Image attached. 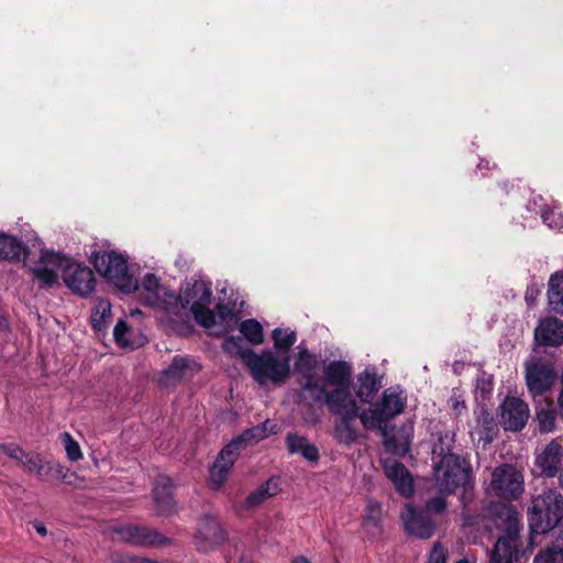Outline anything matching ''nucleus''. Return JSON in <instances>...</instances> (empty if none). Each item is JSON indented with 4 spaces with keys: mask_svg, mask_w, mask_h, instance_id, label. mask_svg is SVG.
Here are the masks:
<instances>
[{
    "mask_svg": "<svg viewBox=\"0 0 563 563\" xmlns=\"http://www.w3.org/2000/svg\"><path fill=\"white\" fill-rule=\"evenodd\" d=\"M223 350L230 355L239 356L261 387L282 386L290 376V355H282L272 349L261 352L244 349L240 339L233 336L223 342Z\"/></svg>",
    "mask_w": 563,
    "mask_h": 563,
    "instance_id": "nucleus-1",
    "label": "nucleus"
},
{
    "mask_svg": "<svg viewBox=\"0 0 563 563\" xmlns=\"http://www.w3.org/2000/svg\"><path fill=\"white\" fill-rule=\"evenodd\" d=\"M181 309L177 314H169L168 322L176 323L183 320L186 309L192 313L195 320L203 328L212 327L214 313L210 309L212 291L211 284L201 278H191L181 287L177 296Z\"/></svg>",
    "mask_w": 563,
    "mask_h": 563,
    "instance_id": "nucleus-2",
    "label": "nucleus"
},
{
    "mask_svg": "<svg viewBox=\"0 0 563 563\" xmlns=\"http://www.w3.org/2000/svg\"><path fill=\"white\" fill-rule=\"evenodd\" d=\"M563 519V496L552 488L543 490L534 497L528 509V523L530 529V547L536 538L545 534L555 528Z\"/></svg>",
    "mask_w": 563,
    "mask_h": 563,
    "instance_id": "nucleus-3",
    "label": "nucleus"
},
{
    "mask_svg": "<svg viewBox=\"0 0 563 563\" xmlns=\"http://www.w3.org/2000/svg\"><path fill=\"white\" fill-rule=\"evenodd\" d=\"M96 271L125 292L137 289V280L129 271L128 258L117 251H97L91 256Z\"/></svg>",
    "mask_w": 563,
    "mask_h": 563,
    "instance_id": "nucleus-4",
    "label": "nucleus"
},
{
    "mask_svg": "<svg viewBox=\"0 0 563 563\" xmlns=\"http://www.w3.org/2000/svg\"><path fill=\"white\" fill-rule=\"evenodd\" d=\"M144 301L162 313V319L168 322L169 314H177L181 309L177 296L159 278L152 273L144 275L141 285Z\"/></svg>",
    "mask_w": 563,
    "mask_h": 563,
    "instance_id": "nucleus-5",
    "label": "nucleus"
},
{
    "mask_svg": "<svg viewBox=\"0 0 563 563\" xmlns=\"http://www.w3.org/2000/svg\"><path fill=\"white\" fill-rule=\"evenodd\" d=\"M434 479L441 493L451 494L459 486L467 485L470 471L460 456L444 454L434 468Z\"/></svg>",
    "mask_w": 563,
    "mask_h": 563,
    "instance_id": "nucleus-6",
    "label": "nucleus"
},
{
    "mask_svg": "<svg viewBox=\"0 0 563 563\" xmlns=\"http://www.w3.org/2000/svg\"><path fill=\"white\" fill-rule=\"evenodd\" d=\"M70 258L59 253L48 250H42L38 261L32 262L27 256L24 266L29 267L43 287H52L58 280V273L64 278L66 266L69 265Z\"/></svg>",
    "mask_w": 563,
    "mask_h": 563,
    "instance_id": "nucleus-7",
    "label": "nucleus"
},
{
    "mask_svg": "<svg viewBox=\"0 0 563 563\" xmlns=\"http://www.w3.org/2000/svg\"><path fill=\"white\" fill-rule=\"evenodd\" d=\"M558 378L552 364L534 358L526 363V383L533 398L543 397Z\"/></svg>",
    "mask_w": 563,
    "mask_h": 563,
    "instance_id": "nucleus-8",
    "label": "nucleus"
},
{
    "mask_svg": "<svg viewBox=\"0 0 563 563\" xmlns=\"http://www.w3.org/2000/svg\"><path fill=\"white\" fill-rule=\"evenodd\" d=\"M319 396L317 400L323 399L324 405L328 407L330 413L336 417H357L358 405L351 393V386L333 388L330 391H325L324 387L321 386L319 389Z\"/></svg>",
    "mask_w": 563,
    "mask_h": 563,
    "instance_id": "nucleus-9",
    "label": "nucleus"
},
{
    "mask_svg": "<svg viewBox=\"0 0 563 563\" xmlns=\"http://www.w3.org/2000/svg\"><path fill=\"white\" fill-rule=\"evenodd\" d=\"M492 488L498 497L517 499L523 492V476L511 465H501L493 472Z\"/></svg>",
    "mask_w": 563,
    "mask_h": 563,
    "instance_id": "nucleus-10",
    "label": "nucleus"
},
{
    "mask_svg": "<svg viewBox=\"0 0 563 563\" xmlns=\"http://www.w3.org/2000/svg\"><path fill=\"white\" fill-rule=\"evenodd\" d=\"M113 538L139 545H161L167 539L154 529L133 523H117L111 527Z\"/></svg>",
    "mask_w": 563,
    "mask_h": 563,
    "instance_id": "nucleus-11",
    "label": "nucleus"
},
{
    "mask_svg": "<svg viewBox=\"0 0 563 563\" xmlns=\"http://www.w3.org/2000/svg\"><path fill=\"white\" fill-rule=\"evenodd\" d=\"M519 529L516 519L509 516L506 534L500 537L494 548L490 563H514L525 558L518 550Z\"/></svg>",
    "mask_w": 563,
    "mask_h": 563,
    "instance_id": "nucleus-12",
    "label": "nucleus"
},
{
    "mask_svg": "<svg viewBox=\"0 0 563 563\" xmlns=\"http://www.w3.org/2000/svg\"><path fill=\"white\" fill-rule=\"evenodd\" d=\"M227 539V533L217 518L205 517L198 523L195 544L198 551L209 552Z\"/></svg>",
    "mask_w": 563,
    "mask_h": 563,
    "instance_id": "nucleus-13",
    "label": "nucleus"
},
{
    "mask_svg": "<svg viewBox=\"0 0 563 563\" xmlns=\"http://www.w3.org/2000/svg\"><path fill=\"white\" fill-rule=\"evenodd\" d=\"M499 409L500 424L506 431L517 432L525 428L530 413L525 401L516 397H507Z\"/></svg>",
    "mask_w": 563,
    "mask_h": 563,
    "instance_id": "nucleus-14",
    "label": "nucleus"
},
{
    "mask_svg": "<svg viewBox=\"0 0 563 563\" xmlns=\"http://www.w3.org/2000/svg\"><path fill=\"white\" fill-rule=\"evenodd\" d=\"M65 285L75 294L87 296L95 289L93 272L86 265L70 261L63 278Z\"/></svg>",
    "mask_w": 563,
    "mask_h": 563,
    "instance_id": "nucleus-15",
    "label": "nucleus"
},
{
    "mask_svg": "<svg viewBox=\"0 0 563 563\" xmlns=\"http://www.w3.org/2000/svg\"><path fill=\"white\" fill-rule=\"evenodd\" d=\"M200 371V365L191 357L175 356L172 363L162 371L161 384L168 386L191 378Z\"/></svg>",
    "mask_w": 563,
    "mask_h": 563,
    "instance_id": "nucleus-16",
    "label": "nucleus"
},
{
    "mask_svg": "<svg viewBox=\"0 0 563 563\" xmlns=\"http://www.w3.org/2000/svg\"><path fill=\"white\" fill-rule=\"evenodd\" d=\"M401 519L406 531L417 538L428 539L434 532L432 519L424 511L417 510L411 505L405 506Z\"/></svg>",
    "mask_w": 563,
    "mask_h": 563,
    "instance_id": "nucleus-17",
    "label": "nucleus"
},
{
    "mask_svg": "<svg viewBox=\"0 0 563 563\" xmlns=\"http://www.w3.org/2000/svg\"><path fill=\"white\" fill-rule=\"evenodd\" d=\"M240 453L236 451V442H230L219 453L210 467V484L218 489L228 478L229 472Z\"/></svg>",
    "mask_w": 563,
    "mask_h": 563,
    "instance_id": "nucleus-18",
    "label": "nucleus"
},
{
    "mask_svg": "<svg viewBox=\"0 0 563 563\" xmlns=\"http://www.w3.org/2000/svg\"><path fill=\"white\" fill-rule=\"evenodd\" d=\"M563 461V446L556 440H552L536 456V465L548 477H554L560 471Z\"/></svg>",
    "mask_w": 563,
    "mask_h": 563,
    "instance_id": "nucleus-19",
    "label": "nucleus"
},
{
    "mask_svg": "<svg viewBox=\"0 0 563 563\" xmlns=\"http://www.w3.org/2000/svg\"><path fill=\"white\" fill-rule=\"evenodd\" d=\"M476 426L471 431L473 441L486 448L498 434V426L494 416L484 408L475 411Z\"/></svg>",
    "mask_w": 563,
    "mask_h": 563,
    "instance_id": "nucleus-20",
    "label": "nucleus"
},
{
    "mask_svg": "<svg viewBox=\"0 0 563 563\" xmlns=\"http://www.w3.org/2000/svg\"><path fill=\"white\" fill-rule=\"evenodd\" d=\"M318 361L314 354L300 347L295 361V372L305 379L302 388L308 391L318 390L321 386L316 382Z\"/></svg>",
    "mask_w": 563,
    "mask_h": 563,
    "instance_id": "nucleus-21",
    "label": "nucleus"
},
{
    "mask_svg": "<svg viewBox=\"0 0 563 563\" xmlns=\"http://www.w3.org/2000/svg\"><path fill=\"white\" fill-rule=\"evenodd\" d=\"M534 340L544 346H560L563 344V322L556 318L542 319L534 330Z\"/></svg>",
    "mask_w": 563,
    "mask_h": 563,
    "instance_id": "nucleus-22",
    "label": "nucleus"
},
{
    "mask_svg": "<svg viewBox=\"0 0 563 563\" xmlns=\"http://www.w3.org/2000/svg\"><path fill=\"white\" fill-rule=\"evenodd\" d=\"M386 476L393 482L396 489L405 497L412 494V478L408 470L395 460H387L384 463Z\"/></svg>",
    "mask_w": 563,
    "mask_h": 563,
    "instance_id": "nucleus-23",
    "label": "nucleus"
},
{
    "mask_svg": "<svg viewBox=\"0 0 563 563\" xmlns=\"http://www.w3.org/2000/svg\"><path fill=\"white\" fill-rule=\"evenodd\" d=\"M382 386L375 366H367L358 376L355 388L356 396L363 402H369Z\"/></svg>",
    "mask_w": 563,
    "mask_h": 563,
    "instance_id": "nucleus-24",
    "label": "nucleus"
},
{
    "mask_svg": "<svg viewBox=\"0 0 563 563\" xmlns=\"http://www.w3.org/2000/svg\"><path fill=\"white\" fill-rule=\"evenodd\" d=\"M172 487L173 483L169 477L164 475L157 477L153 488V498L161 515H169L174 510Z\"/></svg>",
    "mask_w": 563,
    "mask_h": 563,
    "instance_id": "nucleus-25",
    "label": "nucleus"
},
{
    "mask_svg": "<svg viewBox=\"0 0 563 563\" xmlns=\"http://www.w3.org/2000/svg\"><path fill=\"white\" fill-rule=\"evenodd\" d=\"M324 382L334 388L351 386L352 366L344 361H332L324 367Z\"/></svg>",
    "mask_w": 563,
    "mask_h": 563,
    "instance_id": "nucleus-26",
    "label": "nucleus"
},
{
    "mask_svg": "<svg viewBox=\"0 0 563 563\" xmlns=\"http://www.w3.org/2000/svg\"><path fill=\"white\" fill-rule=\"evenodd\" d=\"M388 420L394 419L400 415L407 404V396L405 391L397 388H387L384 390L380 401L376 402Z\"/></svg>",
    "mask_w": 563,
    "mask_h": 563,
    "instance_id": "nucleus-27",
    "label": "nucleus"
},
{
    "mask_svg": "<svg viewBox=\"0 0 563 563\" xmlns=\"http://www.w3.org/2000/svg\"><path fill=\"white\" fill-rule=\"evenodd\" d=\"M279 431V426L271 420L257 424L253 428L245 430L240 437L233 439L231 442H236V451L240 453L242 444L249 445L257 443L266 439L269 434H275Z\"/></svg>",
    "mask_w": 563,
    "mask_h": 563,
    "instance_id": "nucleus-28",
    "label": "nucleus"
},
{
    "mask_svg": "<svg viewBox=\"0 0 563 563\" xmlns=\"http://www.w3.org/2000/svg\"><path fill=\"white\" fill-rule=\"evenodd\" d=\"M30 252L24 243L15 236L0 232V260L25 261Z\"/></svg>",
    "mask_w": 563,
    "mask_h": 563,
    "instance_id": "nucleus-29",
    "label": "nucleus"
},
{
    "mask_svg": "<svg viewBox=\"0 0 563 563\" xmlns=\"http://www.w3.org/2000/svg\"><path fill=\"white\" fill-rule=\"evenodd\" d=\"M357 417H338L334 428V439L343 445H351L361 438V431L355 426Z\"/></svg>",
    "mask_w": 563,
    "mask_h": 563,
    "instance_id": "nucleus-30",
    "label": "nucleus"
},
{
    "mask_svg": "<svg viewBox=\"0 0 563 563\" xmlns=\"http://www.w3.org/2000/svg\"><path fill=\"white\" fill-rule=\"evenodd\" d=\"M213 313L214 322L212 327L206 329L214 335H223L232 331L238 324L236 314L231 308L224 305H218Z\"/></svg>",
    "mask_w": 563,
    "mask_h": 563,
    "instance_id": "nucleus-31",
    "label": "nucleus"
},
{
    "mask_svg": "<svg viewBox=\"0 0 563 563\" xmlns=\"http://www.w3.org/2000/svg\"><path fill=\"white\" fill-rule=\"evenodd\" d=\"M286 444L290 453H298L311 463H317L320 457L318 448L305 437L289 433L286 438Z\"/></svg>",
    "mask_w": 563,
    "mask_h": 563,
    "instance_id": "nucleus-32",
    "label": "nucleus"
},
{
    "mask_svg": "<svg viewBox=\"0 0 563 563\" xmlns=\"http://www.w3.org/2000/svg\"><path fill=\"white\" fill-rule=\"evenodd\" d=\"M115 342L126 349H137L143 346L147 339L142 333H134L124 321L120 320L113 330Z\"/></svg>",
    "mask_w": 563,
    "mask_h": 563,
    "instance_id": "nucleus-33",
    "label": "nucleus"
},
{
    "mask_svg": "<svg viewBox=\"0 0 563 563\" xmlns=\"http://www.w3.org/2000/svg\"><path fill=\"white\" fill-rule=\"evenodd\" d=\"M363 427L366 430H379L382 432L386 431L388 418L383 415L382 409L377 404L372 405L368 409L360 411L358 416Z\"/></svg>",
    "mask_w": 563,
    "mask_h": 563,
    "instance_id": "nucleus-34",
    "label": "nucleus"
},
{
    "mask_svg": "<svg viewBox=\"0 0 563 563\" xmlns=\"http://www.w3.org/2000/svg\"><path fill=\"white\" fill-rule=\"evenodd\" d=\"M536 416L539 424V430L542 433H549L555 428L556 410L552 401L547 399L539 400L536 407Z\"/></svg>",
    "mask_w": 563,
    "mask_h": 563,
    "instance_id": "nucleus-35",
    "label": "nucleus"
},
{
    "mask_svg": "<svg viewBox=\"0 0 563 563\" xmlns=\"http://www.w3.org/2000/svg\"><path fill=\"white\" fill-rule=\"evenodd\" d=\"M548 298L551 310L556 313H563V271L551 276Z\"/></svg>",
    "mask_w": 563,
    "mask_h": 563,
    "instance_id": "nucleus-36",
    "label": "nucleus"
},
{
    "mask_svg": "<svg viewBox=\"0 0 563 563\" xmlns=\"http://www.w3.org/2000/svg\"><path fill=\"white\" fill-rule=\"evenodd\" d=\"M279 492L278 482L276 479H268L265 484L261 485L246 498V507L254 508L263 504L266 499L276 496Z\"/></svg>",
    "mask_w": 563,
    "mask_h": 563,
    "instance_id": "nucleus-37",
    "label": "nucleus"
},
{
    "mask_svg": "<svg viewBox=\"0 0 563 563\" xmlns=\"http://www.w3.org/2000/svg\"><path fill=\"white\" fill-rule=\"evenodd\" d=\"M272 339L274 342V352H279L282 355H289L290 349L297 341V334L289 328H276L272 332Z\"/></svg>",
    "mask_w": 563,
    "mask_h": 563,
    "instance_id": "nucleus-38",
    "label": "nucleus"
},
{
    "mask_svg": "<svg viewBox=\"0 0 563 563\" xmlns=\"http://www.w3.org/2000/svg\"><path fill=\"white\" fill-rule=\"evenodd\" d=\"M240 333L252 345H260L264 342L262 324L255 319H247L241 322Z\"/></svg>",
    "mask_w": 563,
    "mask_h": 563,
    "instance_id": "nucleus-39",
    "label": "nucleus"
},
{
    "mask_svg": "<svg viewBox=\"0 0 563 563\" xmlns=\"http://www.w3.org/2000/svg\"><path fill=\"white\" fill-rule=\"evenodd\" d=\"M533 563H563V537L541 550Z\"/></svg>",
    "mask_w": 563,
    "mask_h": 563,
    "instance_id": "nucleus-40",
    "label": "nucleus"
},
{
    "mask_svg": "<svg viewBox=\"0 0 563 563\" xmlns=\"http://www.w3.org/2000/svg\"><path fill=\"white\" fill-rule=\"evenodd\" d=\"M110 317H111L110 302L104 299L99 300L91 313V317H90V321H91L93 329L99 330V331L104 329L110 321Z\"/></svg>",
    "mask_w": 563,
    "mask_h": 563,
    "instance_id": "nucleus-41",
    "label": "nucleus"
},
{
    "mask_svg": "<svg viewBox=\"0 0 563 563\" xmlns=\"http://www.w3.org/2000/svg\"><path fill=\"white\" fill-rule=\"evenodd\" d=\"M20 463L31 473H35L38 476H43L46 468V464L40 453L36 452H24L23 459Z\"/></svg>",
    "mask_w": 563,
    "mask_h": 563,
    "instance_id": "nucleus-42",
    "label": "nucleus"
},
{
    "mask_svg": "<svg viewBox=\"0 0 563 563\" xmlns=\"http://www.w3.org/2000/svg\"><path fill=\"white\" fill-rule=\"evenodd\" d=\"M62 443L66 451L67 457L70 461L77 462L82 459V452L79 443L71 437L70 433L64 432L62 434Z\"/></svg>",
    "mask_w": 563,
    "mask_h": 563,
    "instance_id": "nucleus-43",
    "label": "nucleus"
},
{
    "mask_svg": "<svg viewBox=\"0 0 563 563\" xmlns=\"http://www.w3.org/2000/svg\"><path fill=\"white\" fill-rule=\"evenodd\" d=\"M543 222L551 229L562 230L563 229V216L561 212L554 209H545L542 211Z\"/></svg>",
    "mask_w": 563,
    "mask_h": 563,
    "instance_id": "nucleus-44",
    "label": "nucleus"
},
{
    "mask_svg": "<svg viewBox=\"0 0 563 563\" xmlns=\"http://www.w3.org/2000/svg\"><path fill=\"white\" fill-rule=\"evenodd\" d=\"M382 515V506L375 500H369L365 508V519L376 525Z\"/></svg>",
    "mask_w": 563,
    "mask_h": 563,
    "instance_id": "nucleus-45",
    "label": "nucleus"
},
{
    "mask_svg": "<svg viewBox=\"0 0 563 563\" xmlns=\"http://www.w3.org/2000/svg\"><path fill=\"white\" fill-rule=\"evenodd\" d=\"M0 450L7 454L9 457L18 461L20 463L21 459H23L24 450L13 443H2L0 444Z\"/></svg>",
    "mask_w": 563,
    "mask_h": 563,
    "instance_id": "nucleus-46",
    "label": "nucleus"
},
{
    "mask_svg": "<svg viewBox=\"0 0 563 563\" xmlns=\"http://www.w3.org/2000/svg\"><path fill=\"white\" fill-rule=\"evenodd\" d=\"M446 555L444 548L440 543H435L430 552L428 563H445Z\"/></svg>",
    "mask_w": 563,
    "mask_h": 563,
    "instance_id": "nucleus-47",
    "label": "nucleus"
},
{
    "mask_svg": "<svg viewBox=\"0 0 563 563\" xmlns=\"http://www.w3.org/2000/svg\"><path fill=\"white\" fill-rule=\"evenodd\" d=\"M446 508V500L444 497L438 496L434 498H431L427 503V510L432 511L434 514H440Z\"/></svg>",
    "mask_w": 563,
    "mask_h": 563,
    "instance_id": "nucleus-48",
    "label": "nucleus"
},
{
    "mask_svg": "<svg viewBox=\"0 0 563 563\" xmlns=\"http://www.w3.org/2000/svg\"><path fill=\"white\" fill-rule=\"evenodd\" d=\"M451 407L452 409L460 415L462 410L465 409V404L463 400H460L459 398L451 399Z\"/></svg>",
    "mask_w": 563,
    "mask_h": 563,
    "instance_id": "nucleus-49",
    "label": "nucleus"
},
{
    "mask_svg": "<svg viewBox=\"0 0 563 563\" xmlns=\"http://www.w3.org/2000/svg\"><path fill=\"white\" fill-rule=\"evenodd\" d=\"M33 525V528L35 529V531L41 536V537H46L47 536V529L46 527L44 526L43 522L41 521H34L32 522Z\"/></svg>",
    "mask_w": 563,
    "mask_h": 563,
    "instance_id": "nucleus-50",
    "label": "nucleus"
},
{
    "mask_svg": "<svg viewBox=\"0 0 563 563\" xmlns=\"http://www.w3.org/2000/svg\"><path fill=\"white\" fill-rule=\"evenodd\" d=\"M558 405L561 416L563 417V386L558 398Z\"/></svg>",
    "mask_w": 563,
    "mask_h": 563,
    "instance_id": "nucleus-51",
    "label": "nucleus"
},
{
    "mask_svg": "<svg viewBox=\"0 0 563 563\" xmlns=\"http://www.w3.org/2000/svg\"><path fill=\"white\" fill-rule=\"evenodd\" d=\"M131 563H154V562L148 559H140V560H133Z\"/></svg>",
    "mask_w": 563,
    "mask_h": 563,
    "instance_id": "nucleus-52",
    "label": "nucleus"
},
{
    "mask_svg": "<svg viewBox=\"0 0 563 563\" xmlns=\"http://www.w3.org/2000/svg\"><path fill=\"white\" fill-rule=\"evenodd\" d=\"M292 563H309V562L306 558L299 556Z\"/></svg>",
    "mask_w": 563,
    "mask_h": 563,
    "instance_id": "nucleus-53",
    "label": "nucleus"
},
{
    "mask_svg": "<svg viewBox=\"0 0 563 563\" xmlns=\"http://www.w3.org/2000/svg\"><path fill=\"white\" fill-rule=\"evenodd\" d=\"M456 563H468L465 559L459 560Z\"/></svg>",
    "mask_w": 563,
    "mask_h": 563,
    "instance_id": "nucleus-54",
    "label": "nucleus"
},
{
    "mask_svg": "<svg viewBox=\"0 0 563 563\" xmlns=\"http://www.w3.org/2000/svg\"><path fill=\"white\" fill-rule=\"evenodd\" d=\"M478 167L479 168L485 167V164H483V161L478 164Z\"/></svg>",
    "mask_w": 563,
    "mask_h": 563,
    "instance_id": "nucleus-55",
    "label": "nucleus"
},
{
    "mask_svg": "<svg viewBox=\"0 0 563 563\" xmlns=\"http://www.w3.org/2000/svg\"><path fill=\"white\" fill-rule=\"evenodd\" d=\"M478 167L479 168L485 167V164H483V161L478 164Z\"/></svg>",
    "mask_w": 563,
    "mask_h": 563,
    "instance_id": "nucleus-56",
    "label": "nucleus"
}]
</instances>
